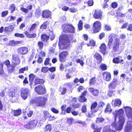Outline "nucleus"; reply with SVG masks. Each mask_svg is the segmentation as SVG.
<instances>
[{
	"label": "nucleus",
	"mask_w": 132,
	"mask_h": 132,
	"mask_svg": "<svg viewBox=\"0 0 132 132\" xmlns=\"http://www.w3.org/2000/svg\"><path fill=\"white\" fill-rule=\"evenodd\" d=\"M95 78L93 77L90 80V85H93L96 82Z\"/></svg>",
	"instance_id": "nucleus-45"
},
{
	"label": "nucleus",
	"mask_w": 132,
	"mask_h": 132,
	"mask_svg": "<svg viewBox=\"0 0 132 132\" xmlns=\"http://www.w3.org/2000/svg\"><path fill=\"white\" fill-rule=\"evenodd\" d=\"M102 14L101 10H95L93 15L95 19L101 20L103 16Z\"/></svg>",
	"instance_id": "nucleus-12"
},
{
	"label": "nucleus",
	"mask_w": 132,
	"mask_h": 132,
	"mask_svg": "<svg viewBox=\"0 0 132 132\" xmlns=\"http://www.w3.org/2000/svg\"><path fill=\"white\" fill-rule=\"evenodd\" d=\"M117 35L114 34H112L109 36V39L108 45L109 46L112 45L113 51L114 52H117L119 50V45L121 44V42L119 39L116 38L113 41L112 37L117 38Z\"/></svg>",
	"instance_id": "nucleus-2"
},
{
	"label": "nucleus",
	"mask_w": 132,
	"mask_h": 132,
	"mask_svg": "<svg viewBox=\"0 0 132 132\" xmlns=\"http://www.w3.org/2000/svg\"><path fill=\"white\" fill-rule=\"evenodd\" d=\"M97 105V103L96 102L92 103L91 107V109L92 110L94 109Z\"/></svg>",
	"instance_id": "nucleus-42"
},
{
	"label": "nucleus",
	"mask_w": 132,
	"mask_h": 132,
	"mask_svg": "<svg viewBox=\"0 0 132 132\" xmlns=\"http://www.w3.org/2000/svg\"><path fill=\"white\" fill-rule=\"evenodd\" d=\"M104 103L102 102H101L98 104V106L100 107H103L104 105Z\"/></svg>",
	"instance_id": "nucleus-63"
},
{
	"label": "nucleus",
	"mask_w": 132,
	"mask_h": 132,
	"mask_svg": "<svg viewBox=\"0 0 132 132\" xmlns=\"http://www.w3.org/2000/svg\"><path fill=\"white\" fill-rule=\"evenodd\" d=\"M38 122L37 120H32L28 122L24 126L27 128L31 129L35 127Z\"/></svg>",
	"instance_id": "nucleus-7"
},
{
	"label": "nucleus",
	"mask_w": 132,
	"mask_h": 132,
	"mask_svg": "<svg viewBox=\"0 0 132 132\" xmlns=\"http://www.w3.org/2000/svg\"><path fill=\"white\" fill-rule=\"evenodd\" d=\"M69 10L71 12L74 13L76 12L77 11V10L75 8L72 7L70 8Z\"/></svg>",
	"instance_id": "nucleus-53"
},
{
	"label": "nucleus",
	"mask_w": 132,
	"mask_h": 132,
	"mask_svg": "<svg viewBox=\"0 0 132 132\" xmlns=\"http://www.w3.org/2000/svg\"><path fill=\"white\" fill-rule=\"evenodd\" d=\"M97 110H92L90 112L88 113V115H87V116L89 118L92 117L94 115V113L97 112Z\"/></svg>",
	"instance_id": "nucleus-25"
},
{
	"label": "nucleus",
	"mask_w": 132,
	"mask_h": 132,
	"mask_svg": "<svg viewBox=\"0 0 132 132\" xmlns=\"http://www.w3.org/2000/svg\"><path fill=\"white\" fill-rule=\"evenodd\" d=\"M68 54V53L67 51H63L59 55L60 61L61 62H65Z\"/></svg>",
	"instance_id": "nucleus-11"
},
{
	"label": "nucleus",
	"mask_w": 132,
	"mask_h": 132,
	"mask_svg": "<svg viewBox=\"0 0 132 132\" xmlns=\"http://www.w3.org/2000/svg\"><path fill=\"white\" fill-rule=\"evenodd\" d=\"M32 8V5H29L27 6L26 8L22 7L21 9V10L25 13H28L29 10H31Z\"/></svg>",
	"instance_id": "nucleus-21"
},
{
	"label": "nucleus",
	"mask_w": 132,
	"mask_h": 132,
	"mask_svg": "<svg viewBox=\"0 0 132 132\" xmlns=\"http://www.w3.org/2000/svg\"><path fill=\"white\" fill-rule=\"evenodd\" d=\"M62 34L63 35H61L59 38L60 48L62 49V47L63 46V49H64L70 45V40L72 38V36L69 37V35L68 36L67 34Z\"/></svg>",
	"instance_id": "nucleus-3"
},
{
	"label": "nucleus",
	"mask_w": 132,
	"mask_h": 132,
	"mask_svg": "<svg viewBox=\"0 0 132 132\" xmlns=\"http://www.w3.org/2000/svg\"><path fill=\"white\" fill-rule=\"evenodd\" d=\"M28 67H27L21 68L19 70V73H23L24 71H27L28 70Z\"/></svg>",
	"instance_id": "nucleus-37"
},
{
	"label": "nucleus",
	"mask_w": 132,
	"mask_h": 132,
	"mask_svg": "<svg viewBox=\"0 0 132 132\" xmlns=\"http://www.w3.org/2000/svg\"><path fill=\"white\" fill-rule=\"evenodd\" d=\"M62 28L65 32L72 33L75 32V28L72 25L64 24L62 25Z\"/></svg>",
	"instance_id": "nucleus-5"
},
{
	"label": "nucleus",
	"mask_w": 132,
	"mask_h": 132,
	"mask_svg": "<svg viewBox=\"0 0 132 132\" xmlns=\"http://www.w3.org/2000/svg\"><path fill=\"white\" fill-rule=\"evenodd\" d=\"M49 68L47 67H43L42 68L41 71L44 73L46 72L48 70Z\"/></svg>",
	"instance_id": "nucleus-49"
},
{
	"label": "nucleus",
	"mask_w": 132,
	"mask_h": 132,
	"mask_svg": "<svg viewBox=\"0 0 132 132\" xmlns=\"http://www.w3.org/2000/svg\"><path fill=\"white\" fill-rule=\"evenodd\" d=\"M104 77H105V80L107 81H110L111 79V75L110 74L106 72H104L103 73Z\"/></svg>",
	"instance_id": "nucleus-19"
},
{
	"label": "nucleus",
	"mask_w": 132,
	"mask_h": 132,
	"mask_svg": "<svg viewBox=\"0 0 132 132\" xmlns=\"http://www.w3.org/2000/svg\"><path fill=\"white\" fill-rule=\"evenodd\" d=\"M94 57L96 59L99 63H100L102 61V57L101 55L98 53H96L94 55Z\"/></svg>",
	"instance_id": "nucleus-24"
},
{
	"label": "nucleus",
	"mask_w": 132,
	"mask_h": 132,
	"mask_svg": "<svg viewBox=\"0 0 132 132\" xmlns=\"http://www.w3.org/2000/svg\"><path fill=\"white\" fill-rule=\"evenodd\" d=\"M118 83L119 82L116 79H113L112 81L109 85V88L111 89L114 88Z\"/></svg>",
	"instance_id": "nucleus-16"
},
{
	"label": "nucleus",
	"mask_w": 132,
	"mask_h": 132,
	"mask_svg": "<svg viewBox=\"0 0 132 132\" xmlns=\"http://www.w3.org/2000/svg\"><path fill=\"white\" fill-rule=\"evenodd\" d=\"M13 59L12 62L14 65L19 64L20 63V60L18 56L16 54H13L12 55Z\"/></svg>",
	"instance_id": "nucleus-14"
},
{
	"label": "nucleus",
	"mask_w": 132,
	"mask_h": 132,
	"mask_svg": "<svg viewBox=\"0 0 132 132\" xmlns=\"http://www.w3.org/2000/svg\"><path fill=\"white\" fill-rule=\"evenodd\" d=\"M21 41H15L11 40L8 43V45L11 46H14L16 44H20L21 43Z\"/></svg>",
	"instance_id": "nucleus-23"
},
{
	"label": "nucleus",
	"mask_w": 132,
	"mask_h": 132,
	"mask_svg": "<svg viewBox=\"0 0 132 132\" xmlns=\"http://www.w3.org/2000/svg\"><path fill=\"white\" fill-rule=\"evenodd\" d=\"M105 27L107 30L109 31L111 30V27L108 24H105Z\"/></svg>",
	"instance_id": "nucleus-59"
},
{
	"label": "nucleus",
	"mask_w": 132,
	"mask_h": 132,
	"mask_svg": "<svg viewBox=\"0 0 132 132\" xmlns=\"http://www.w3.org/2000/svg\"><path fill=\"white\" fill-rule=\"evenodd\" d=\"M101 68L103 70H105L106 69L107 67L104 64H102L100 66Z\"/></svg>",
	"instance_id": "nucleus-51"
},
{
	"label": "nucleus",
	"mask_w": 132,
	"mask_h": 132,
	"mask_svg": "<svg viewBox=\"0 0 132 132\" xmlns=\"http://www.w3.org/2000/svg\"><path fill=\"white\" fill-rule=\"evenodd\" d=\"M94 32H98L101 29V23L99 21H95L93 24Z\"/></svg>",
	"instance_id": "nucleus-9"
},
{
	"label": "nucleus",
	"mask_w": 132,
	"mask_h": 132,
	"mask_svg": "<svg viewBox=\"0 0 132 132\" xmlns=\"http://www.w3.org/2000/svg\"><path fill=\"white\" fill-rule=\"evenodd\" d=\"M82 22L81 20H80L78 25V29L79 30H81L82 29Z\"/></svg>",
	"instance_id": "nucleus-38"
},
{
	"label": "nucleus",
	"mask_w": 132,
	"mask_h": 132,
	"mask_svg": "<svg viewBox=\"0 0 132 132\" xmlns=\"http://www.w3.org/2000/svg\"><path fill=\"white\" fill-rule=\"evenodd\" d=\"M111 6L113 8H116L118 6V4L116 2H113Z\"/></svg>",
	"instance_id": "nucleus-57"
},
{
	"label": "nucleus",
	"mask_w": 132,
	"mask_h": 132,
	"mask_svg": "<svg viewBox=\"0 0 132 132\" xmlns=\"http://www.w3.org/2000/svg\"><path fill=\"white\" fill-rule=\"evenodd\" d=\"M86 100L87 99L82 95L79 98V101L81 102H84L86 101Z\"/></svg>",
	"instance_id": "nucleus-40"
},
{
	"label": "nucleus",
	"mask_w": 132,
	"mask_h": 132,
	"mask_svg": "<svg viewBox=\"0 0 132 132\" xmlns=\"http://www.w3.org/2000/svg\"><path fill=\"white\" fill-rule=\"evenodd\" d=\"M112 103L114 106H119L121 105V101L119 99H116L113 100Z\"/></svg>",
	"instance_id": "nucleus-22"
},
{
	"label": "nucleus",
	"mask_w": 132,
	"mask_h": 132,
	"mask_svg": "<svg viewBox=\"0 0 132 132\" xmlns=\"http://www.w3.org/2000/svg\"><path fill=\"white\" fill-rule=\"evenodd\" d=\"M15 66H13L12 65H9L8 67V70L9 72L11 73L14 70V68Z\"/></svg>",
	"instance_id": "nucleus-29"
},
{
	"label": "nucleus",
	"mask_w": 132,
	"mask_h": 132,
	"mask_svg": "<svg viewBox=\"0 0 132 132\" xmlns=\"http://www.w3.org/2000/svg\"><path fill=\"white\" fill-rule=\"evenodd\" d=\"M16 9L15 5L14 4H12L10 5L9 7V9L11 10V13H13L15 11Z\"/></svg>",
	"instance_id": "nucleus-28"
},
{
	"label": "nucleus",
	"mask_w": 132,
	"mask_h": 132,
	"mask_svg": "<svg viewBox=\"0 0 132 132\" xmlns=\"http://www.w3.org/2000/svg\"><path fill=\"white\" fill-rule=\"evenodd\" d=\"M50 59L49 58H47L46 59L44 62V64L45 65H47L49 64Z\"/></svg>",
	"instance_id": "nucleus-55"
},
{
	"label": "nucleus",
	"mask_w": 132,
	"mask_h": 132,
	"mask_svg": "<svg viewBox=\"0 0 132 132\" xmlns=\"http://www.w3.org/2000/svg\"><path fill=\"white\" fill-rule=\"evenodd\" d=\"M127 30L130 31L132 30V24H130L128 26Z\"/></svg>",
	"instance_id": "nucleus-64"
},
{
	"label": "nucleus",
	"mask_w": 132,
	"mask_h": 132,
	"mask_svg": "<svg viewBox=\"0 0 132 132\" xmlns=\"http://www.w3.org/2000/svg\"><path fill=\"white\" fill-rule=\"evenodd\" d=\"M51 13L50 11L45 10L43 11L42 16L44 18H48L51 16Z\"/></svg>",
	"instance_id": "nucleus-17"
},
{
	"label": "nucleus",
	"mask_w": 132,
	"mask_h": 132,
	"mask_svg": "<svg viewBox=\"0 0 132 132\" xmlns=\"http://www.w3.org/2000/svg\"><path fill=\"white\" fill-rule=\"evenodd\" d=\"M86 106L84 105L83 106L82 108V111L83 113H85L86 111Z\"/></svg>",
	"instance_id": "nucleus-60"
},
{
	"label": "nucleus",
	"mask_w": 132,
	"mask_h": 132,
	"mask_svg": "<svg viewBox=\"0 0 132 132\" xmlns=\"http://www.w3.org/2000/svg\"><path fill=\"white\" fill-rule=\"evenodd\" d=\"M125 109L126 113L127 116L129 118L128 119H130L132 120V109L130 107L123 106Z\"/></svg>",
	"instance_id": "nucleus-10"
},
{
	"label": "nucleus",
	"mask_w": 132,
	"mask_h": 132,
	"mask_svg": "<svg viewBox=\"0 0 132 132\" xmlns=\"http://www.w3.org/2000/svg\"><path fill=\"white\" fill-rule=\"evenodd\" d=\"M47 101L46 98L41 96L36 97L35 99L31 101L32 103H34L37 106H41L45 105Z\"/></svg>",
	"instance_id": "nucleus-4"
},
{
	"label": "nucleus",
	"mask_w": 132,
	"mask_h": 132,
	"mask_svg": "<svg viewBox=\"0 0 132 132\" xmlns=\"http://www.w3.org/2000/svg\"><path fill=\"white\" fill-rule=\"evenodd\" d=\"M38 46L39 49L40 50H42L43 47V43L41 42H38Z\"/></svg>",
	"instance_id": "nucleus-43"
},
{
	"label": "nucleus",
	"mask_w": 132,
	"mask_h": 132,
	"mask_svg": "<svg viewBox=\"0 0 132 132\" xmlns=\"http://www.w3.org/2000/svg\"><path fill=\"white\" fill-rule=\"evenodd\" d=\"M0 66L1 67L0 69V75H1L3 72V64L2 62H0Z\"/></svg>",
	"instance_id": "nucleus-41"
},
{
	"label": "nucleus",
	"mask_w": 132,
	"mask_h": 132,
	"mask_svg": "<svg viewBox=\"0 0 132 132\" xmlns=\"http://www.w3.org/2000/svg\"><path fill=\"white\" fill-rule=\"evenodd\" d=\"M21 95L22 97L25 100L28 96L29 90L27 88H22L21 89Z\"/></svg>",
	"instance_id": "nucleus-8"
},
{
	"label": "nucleus",
	"mask_w": 132,
	"mask_h": 132,
	"mask_svg": "<svg viewBox=\"0 0 132 132\" xmlns=\"http://www.w3.org/2000/svg\"><path fill=\"white\" fill-rule=\"evenodd\" d=\"M124 113V111L122 109L113 112L115 115V121L111 125L117 130H120L122 128L125 121L124 116L123 115Z\"/></svg>",
	"instance_id": "nucleus-1"
},
{
	"label": "nucleus",
	"mask_w": 132,
	"mask_h": 132,
	"mask_svg": "<svg viewBox=\"0 0 132 132\" xmlns=\"http://www.w3.org/2000/svg\"><path fill=\"white\" fill-rule=\"evenodd\" d=\"M101 52L103 54L106 53V46L105 44H102L100 47Z\"/></svg>",
	"instance_id": "nucleus-20"
},
{
	"label": "nucleus",
	"mask_w": 132,
	"mask_h": 132,
	"mask_svg": "<svg viewBox=\"0 0 132 132\" xmlns=\"http://www.w3.org/2000/svg\"><path fill=\"white\" fill-rule=\"evenodd\" d=\"M15 36L16 37H19L22 38H23L24 37L23 34L18 33H15Z\"/></svg>",
	"instance_id": "nucleus-50"
},
{
	"label": "nucleus",
	"mask_w": 132,
	"mask_h": 132,
	"mask_svg": "<svg viewBox=\"0 0 132 132\" xmlns=\"http://www.w3.org/2000/svg\"><path fill=\"white\" fill-rule=\"evenodd\" d=\"M51 110L54 113H59L58 111L54 108H51Z\"/></svg>",
	"instance_id": "nucleus-62"
},
{
	"label": "nucleus",
	"mask_w": 132,
	"mask_h": 132,
	"mask_svg": "<svg viewBox=\"0 0 132 132\" xmlns=\"http://www.w3.org/2000/svg\"><path fill=\"white\" fill-rule=\"evenodd\" d=\"M43 114L44 118L45 119V120L47 118L50 116V114H49L48 112L46 111H43Z\"/></svg>",
	"instance_id": "nucleus-32"
},
{
	"label": "nucleus",
	"mask_w": 132,
	"mask_h": 132,
	"mask_svg": "<svg viewBox=\"0 0 132 132\" xmlns=\"http://www.w3.org/2000/svg\"><path fill=\"white\" fill-rule=\"evenodd\" d=\"M2 63H3V64H4L5 65H6L7 67L9 66V65H10V62L8 60H7L5 61L3 63L2 62Z\"/></svg>",
	"instance_id": "nucleus-58"
},
{
	"label": "nucleus",
	"mask_w": 132,
	"mask_h": 132,
	"mask_svg": "<svg viewBox=\"0 0 132 132\" xmlns=\"http://www.w3.org/2000/svg\"><path fill=\"white\" fill-rule=\"evenodd\" d=\"M88 90L95 96H97L99 92L97 89H94L93 88L90 87L89 88Z\"/></svg>",
	"instance_id": "nucleus-18"
},
{
	"label": "nucleus",
	"mask_w": 132,
	"mask_h": 132,
	"mask_svg": "<svg viewBox=\"0 0 132 132\" xmlns=\"http://www.w3.org/2000/svg\"><path fill=\"white\" fill-rule=\"evenodd\" d=\"M13 27L12 25L9 26L8 27H6L5 28L4 30L6 31H11L12 30Z\"/></svg>",
	"instance_id": "nucleus-31"
},
{
	"label": "nucleus",
	"mask_w": 132,
	"mask_h": 132,
	"mask_svg": "<svg viewBox=\"0 0 132 132\" xmlns=\"http://www.w3.org/2000/svg\"><path fill=\"white\" fill-rule=\"evenodd\" d=\"M35 89L37 93L39 95H42L46 93V88L44 85H38L35 87Z\"/></svg>",
	"instance_id": "nucleus-6"
},
{
	"label": "nucleus",
	"mask_w": 132,
	"mask_h": 132,
	"mask_svg": "<svg viewBox=\"0 0 132 132\" xmlns=\"http://www.w3.org/2000/svg\"><path fill=\"white\" fill-rule=\"evenodd\" d=\"M33 113V112L31 110H29L27 113V116L29 117H31Z\"/></svg>",
	"instance_id": "nucleus-56"
},
{
	"label": "nucleus",
	"mask_w": 132,
	"mask_h": 132,
	"mask_svg": "<svg viewBox=\"0 0 132 132\" xmlns=\"http://www.w3.org/2000/svg\"><path fill=\"white\" fill-rule=\"evenodd\" d=\"M128 121L127 123L125 129V132H131L132 130V120L130 119H128Z\"/></svg>",
	"instance_id": "nucleus-13"
},
{
	"label": "nucleus",
	"mask_w": 132,
	"mask_h": 132,
	"mask_svg": "<svg viewBox=\"0 0 132 132\" xmlns=\"http://www.w3.org/2000/svg\"><path fill=\"white\" fill-rule=\"evenodd\" d=\"M89 44L90 45L94 46L95 44V43L93 40H91L89 41Z\"/></svg>",
	"instance_id": "nucleus-61"
},
{
	"label": "nucleus",
	"mask_w": 132,
	"mask_h": 132,
	"mask_svg": "<svg viewBox=\"0 0 132 132\" xmlns=\"http://www.w3.org/2000/svg\"><path fill=\"white\" fill-rule=\"evenodd\" d=\"M13 112L14 116H18L21 114V110L18 109L16 110H14Z\"/></svg>",
	"instance_id": "nucleus-26"
},
{
	"label": "nucleus",
	"mask_w": 132,
	"mask_h": 132,
	"mask_svg": "<svg viewBox=\"0 0 132 132\" xmlns=\"http://www.w3.org/2000/svg\"><path fill=\"white\" fill-rule=\"evenodd\" d=\"M113 62L115 63H118L120 62V60L119 58L116 57L113 59Z\"/></svg>",
	"instance_id": "nucleus-46"
},
{
	"label": "nucleus",
	"mask_w": 132,
	"mask_h": 132,
	"mask_svg": "<svg viewBox=\"0 0 132 132\" xmlns=\"http://www.w3.org/2000/svg\"><path fill=\"white\" fill-rule=\"evenodd\" d=\"M66 105H63L61 107V109L62 110V112L61 113V114H65V112H63V111L64 110L65 108L66 107Z\"/></svg>",
	"instance_id": "nucleus-54"
},
{
	"label": "nucleus",
	"mask_w": 132,
	"mask_h": 132,
	"mask_svg": "<svg viewBox=\"0 0 132 132\" xmlns=\"http://www.w3.org/2000/svg\"><path fill=\"white\" fill-rule=\"evenodd\" d=\"M47 22H46L44 23L41 26L40 28L41 29H45L47 27V24L46 23Z\"/></svg>",
	"instance_id": "nucleus-47"
},
{
	"label": "nucleus",
	"mask_w": 132,
	"mask_h": 132,
	"mask_svg": "<svg viewBox=\"0 0 132 132\" xmlns=\"http://www.w3.org/2000/svg\"><path fill=\"white\" fill-rule=\"evenodd\" d=\"M8 13V12L7 11H6L2 12L1 13V16L2 17H4L6 16Z\"/></svg>",
	"instance_id": "nucleus-48"
},
{
	"label": "nucleus",
	"mask_w": 132,
	"mask_h": 132,
	"mask_svg": "<svg viewBox=\"0 0 132 132\" xmlns=\"http://www.w3.org/2000/svg\"><path fill=\"white\" fill-rule=\"evenodd\" d=\"M17 51L19 54L22 55H24L28 53V49L27 47H22L18 48Z\"/></svg>",
	"instance_id": "nucleus-15"
},
{
	"label": "nucleus",
	"mask_w": 132,
	"mask_h": 132,
	"mask_svg": "<svg viewBox=\"0 0 132 132\" xmlns=\"http://www.w3.org/2000/svg\"><path fill=\"white\" fill-rule=\"evenodd\" d=\"M49 38V37L46 34H43L42 35L41 39L43 41L46 42Z\"/></svg>",
	"instance_id": "nucleus-30"
},
{
	"label": "nucleus",
	"mask_w": 132,
	"mask_h": 132,
	"mask_svg": "<svg viewBox=\"0 0 132 132\" xmlns=\"http://www.w3.org/2000/svg\"><path fill=\"white\" fill-rule=\"evenodd\" d=\"M76 61L77 63H79L82 66H83L84 65V63L83 62V60L82 58V57L81 58V60L80 59H77L76 60Z\"/></svg>",
	"instance_id": "nucleus-34"
},
{
	"label": "nucleus",
	"mask_w": 132,
	"mask_h": 132,
	"mask_svg": "<svg viewBox=\"0 0 132 132\" xmlns=\"http://www.w3.org/2000/svg\"><path fill=\"white\" fill-rule=\"evenodd\" d=\"M36 26V24H33L31 25L30 28H28V30L30 32H31L33 31L35 29Z\"/></svg>",
	"instance_id": "nucleus-33"
},
{
	"label": "nucleus",
	"mask_w": 132,
	"mask_h": 132,
	"mask_svg": "<svg viewBox=\"0 0 132 132\" xmlns=\"http://www.w3.org/2000/svg\"><path fill=\"white\" fill-rule=\"evenodd\" d=\"M51 125L50 124H48L46 126L45 130V131L50 132L51 130Z\"/></svg>",
	"instance_id": "nucleus-39"
},
{
	"label": "nucleus",
	"mask_w": 132,
	"mask_h": 132,
	"mask_svg": "<svg viewBox=\"0 0 132 132\" xmlns=\"http://www.w3.org/2000/svg\"><path fill=\"white\" fill-rule=\"evenodd\" d=\"M29 79L31 84L30 85H31L32 83L33 82L34 79L35 78V76L33 74H30L29 75Z\"/></svg>",
	"instance_id": "nucleus-36"
},
{
	"label": "nucleus",
	"mask_w": 132,
	"mask_h": 132,
	"mask_svg": "<svg viewBox=\"0 0 132 132\" xmlns=\"http://www.w3.org/2000/svg\"><path fill=\"white\" fill-rule=\"evenodd\" d=\"M104 119L101 118H97L96 120V122L98 123L104 121Z\"/></svg>",
	"instance_id": "nucleus-44"
},
{
	"label": "nucleus",
	"mask_w": 132,
	"mask_h": 132,
	"mask_svg": "<svg viewBox=\"0 0 132 132\" xmlns=\"http://www.w3.org/2000/svg\"><path fill=\"white\" fill-rule=\"evenodd\" d=\"M103 132H115L114 130L111 129L110 127L105 128L104 129Z\"/></svg>",
	"instance_id": "nucleus-35"
},
{
	"label": "nucleus",
	"mask_w": 132,
	"mask_h": 132,
	"mask_svg": "<svg viewBox=\"0 0 132 132\" xmlns=\"http://www.w3.org/2000/svg\"><path fill=\"white\" fill-rule=\"evenodd\" d=\"M9 95L11 97H13L15 95V93L13 91H10L9 93Z\"/></svg>",
	"instance_id": "nucleus-52"
},
{
	"label": "nucleus",
	"mask_w": 132,
	"mask_h": 132,
	"mask_svg": "<svg viewBox=\"0 0 132 132\" xmlns=\"http://www.w3.org/2000/svg\"><path fill=\"white\" fill-rule=\"evenodd\" d=\"M112 110L110 108V104H108L105 110V112L107 113H110L112 112Z\"/></svg>",
	"instance_id": "nucleus-27"
}]
</instances>
